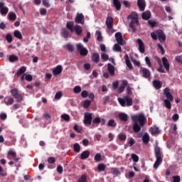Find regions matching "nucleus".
I'll return each mask as SVG.
<instances>
[{
  "instance_id": "2eb2a0df",
  "label": "nucleus",
  "mask_w": 182,
  "mask_h": 182,
  "mask_svg": "<svg viewBox=\"0 0 182 182\" xmlns=\"http://www.w3.org/2000/svg\"><path fill=\"white\" fill-rule=\"evenodd\" d=\"M105 23L108 29H112L113 28V18L112 16L107 17Z\"/></svg>"
},
{
  "instance_id": "f257e3e1",
  "label": "nucleus",
  "mask_w": 182,
  "mask_h": 182,
  "mask_svg": "<svg viewBox=\"0 0 182 182\" xmlns=\"http://www.w3.org/2000/svg\"><path fill=\"white\" fill-rule=\"evenodd\" d=\"M127 19H131L129 28L132 29V32H136V26H139V15L136 13L132 12L127 16Z\"/></svg>"
},
{
  "instance_id": "f03ea898",
  "label": "nucleus",
  "mask_w": 182,
  "mask_h": 182,
  "mask_svg": "<svg viewBox=\"0 0 182 182\" xmlns=\"http://www.w3.org/2000/svg\"><path fill=\"white\" fill-rule=\"evenodd\" d=\"M151 38H152L154 41H157V39H159L161 43L166 42V34L161 29H158L151 33Z\"/></svg>"
},
{
  "instance_id": "1a4fd4ad",
  "label": "nucleus",
  "mask_w": 182,
  "mask_h": 182,
  "mask_svg": "<svg viewBox=\"0 0 182 182\" xmlns=\"http://www.w3.org/2000/svg\"><path fill=\"white\" fill-rule=\"evenodd\" d=\"M92 113H85L84 117V124L85 126H90L92 124V120L93 119V117H92Z\"/></svg>"
},
{
  "instance_id": "aec40b11",
  "label": "nucleus",
  "mask_w": 182,
  "mask_h": 182,
  "mask_svg": "<svg viewBox=\"0 0 182 182\" xmlns=\"http://www.w3.org/2000/svg\"><path fill=\"white\" fill-rule=\"evenodd\" d=\"M112 4L116 9V11H120L122 9V3L119 0H112Z\"/></svg>"
},
{
  "instance_id": "9b49d317",
  "label": "nucleus",
  "mask_w": 182,
  "mask_h": 182,
  "mask_svg": "<svg viewBox=\"0 0 182 182\" xmlns=\"http://www.w3.org/2000/svg\"><path fill=\"white\" fill-rule=\"evenodd\" d=\"M75 22L76 23H82V25H83L85 23V16H83V14L77 13L75 17Z\"/></svg>"
},
{
  "instance_id": "c03bdc74",
  "label": "nucleus",
  "mask_w": 182,
  "mask_h": 182,
  "mask_svg": "<svg viewBox=\"0 0 182 182\" xmlns=\"http://www.w3.org/2000/svg\"><path fill=\"white\" fill-rule=\"evenodd\" d=\"M114 50L115 52H122V47L120 46V44L118 43H115L114 46Z\"/></svg>"
},
{
  "instance_id": "473e14b6",
  "label": "nucleus",
  "mask_w": 182,
  "mask_h": 182,
  "mask_svg": "<svg viewBox=\"0 0 182 182\" xmlns=\"http://www.w3.org/2000/svg\"><path fill=\"white\" fill-rule=\"evenodd\" d=\"M61 36H63V38H65V39H68V38L70 37L69 31H68L66 28H63L61 30Z\"/></svg>"
},
{
  "instance_id": "6e6552de",
  "label": "nucleus",
  "mask_w": 182,
  "mask_h": 182,
  "mask_svg": "<svg viewBox=\"0 0 182 182\" xmlns=\"http://www.w3.org/2000/svg\"><path fill=\"white\" fill-rule=\"evenodd\" d=\"M115 39L119 45L121 46H124L126 45V41L123 40V36L122 33L117 32L115 33Z\"/></svg>"
},
{
  "instance_id": "864d4df0",
  "label": "nucleus",
  "mask_w": 182,
  "mask_h": 182,
  "mask_svg": "<svg viewBox=\"0 0 182 182\" xmlns=\"http://www.w3.org/2000/svg\"><path fill=\"white\" fill-rule=\"evenodd\" d=\"M102 122V119L100 117H96L92 120V124H100V123Z\"/></svg>"
},
{
  "instance_id": "79ce46f5",
  "label": "nucleus",
  "mask_w": 182,
  "mask_h": 182,
  "mask_svg": "<svg viewBox=\"0 0 182 182\" xmlns=\"http://www.w3.org/2000/svg\"><path fill=\"white\" fill-rule=\"evenodd\" d=\"M75 153H80V145L77 143H75L73 146Z\"/></svg>"
},
{
  "instance_id": "0e129e2a",
  "label": "nucleus",
  "mask_w": 182,
  "mask_h": 182,
  "mask_svg": "<svg viewBox=\"0 0 182 182\" xmlns=\"http://www.w3.org/2000/svg\"><path fill=\"white\" fill-rule=\"evenodd\" d=\"M25 79L28 82H32V80H33V77L31 74H27V75L26 74Z\"/></svg>"
},
{
  "instance_id": "3c124183",
  "label": "nucleus",
  "mask_w": 182,
  "mask_h": 182,
  "mask_svg": "<svg viewBox=\"0 0 182 182\" xmlns=\"http://www.w3.org/2000/svg\"><path fill=\"white\" fill-rule=\"evenodd\" d=\"M74 93H80L82 92V87L79 85H77L73 89Z\"/></svg>"
},
{
  "instance_id": "4468645a",
  "label": "nucleus",
  "mask_w": 182,
  "mask_h": 182,
  "mask_svg": "<svg viewBox=\"0 0 182 182\" xmlns=\"http://www.w3.org/2000/svg\"><path fill=\"white\" fill-rule=\"evenodd\" d=\"M63 70V68H62V65H58L53 70V75L54 76H58V75H60L62 73Z\"/></svg>"
},
{
  "instance_id": "ddd939ff",
  "label": "nucleus",
  "mask_w": 182,
  "mask_h": 182,
  "mask_svg": "<svg viewBox=\"0 0 182 182\" xmlns=\"http://www.w3.org/2000/svg\"><path fill=\"white\" fill-rule=\"evenodd\" d=\"M137 6L141 12L146 9V1L144 0H137Z\"/></svg>"
},
{
  "instance_id": "b1692460",
  "label": "nucleus",
  "mask_w": 182,
  "mask_h": 182,
  "mask_svg": "<svg viewBox=\"0 0 182 182\" xmlns=\"http://www.w3.org/2000/svg\"><path fill=\"white\" fill-rule=\"evenodd\" d=\"M141 18L144 21H149L150 18H151V14L149 11H144V13H142Z\"/></svg>"
},
{
  "instance_id": "5701e85b",
  "label": "nucleus",
  "mask_w": 182,
  "mask_h": 182,
  "mask_svg": "<svg viewBox=\"0 0 182 182\" xmlns=\"http://www.w3.org/2000/svg\"><path fill=\"white\" fill-rule=\"evenodd\" d=\"M92 60L95 63H99V62H100V55H99V53H95L92 54Z\"/></svg>"
},
{
  "instance_id": "f8f14e48",
  "label": "nucleus",
  "mask_w": 182,
  "mask_h": 182,
  "mask_svg": "<svg viewBox=\"0 0 182 182\" xmlns=\"http://www.w3.org/2000/svg\"><path fill=\"white\" fill-rule=\"evenodd\" d=\"M137 43L139 45V50L141 53H144L146 52V47L144 46V43L140 38L137 40Z\"/></svg>"
},
{
  "instance_id": "7ed1b4c3",
  "label": "nucleus",
  "mask_w": 182,
  "mask_h": 182,
  "mask_svg": "<svg viewBox=\"0 0 182 182\" xmlns=\"http://www.w3.org/2000/svg\"><path fill=\"white\" fill-rule=\"evenodd\" d=\"M164 95H165L166 97V99L164 100V102L165 103V107L170 109H171V102L174 100L173 95H171L170 92V88L166 87L164 90Z\"/></svg>"
},
{
  "instance_id": "bf43d9fd",
  "label": "nucleus",
  "mask_w": 182,
  "mask_h": 182,
  "mask_svg": "<svg viewBox=\"0 0 182 182\" xmlns=\"http://www.w3.org/2000/svg\"><path fill=\"white\" fill-rule=\"evenodd\" d=\"M6 39L8 43H11V42H12V35H11L10 33L6 34Z\"/></svg>"
},
{
  "instance_id": "6ab92c4d",
  "label": "nucleus",
  "mask_w": 182,
  "mask_h": 182,
  "mask_svg": "<svg viewBox=\"0 0 182 182\" xmlns=\"http://www.w3.org/2000/svg\"><path fill=\"white\" fill-rule=\"evenodd\" d=\"M74 31L78 36H80L82 33H83V29L82 28V26L79 25H76L74 26Z\"/></svg>"
},
{
  "instance_id": "8fccbe9b",
  "label": "nucleus",
  "mask_w": 182,
  "mask_h": 182,
  "mask_svg": "<svg viewBox=\"0 0 182 182\" xmlns=\"http://www.w3.org/2000/svg\"><path fill=\"white\" fill-rule=\"evenodd\" d=\"M90 105H92V102L90 100H85L84 101V104H83V107L85 109H87V107H89V106H90Z\"/></svg>"
},
{
  "instance_id": "f3484780",
  "label": "nucleus",
  "mask_w": 182,
  "mask_h": 182,
  "mask_svg": "<svg viewBox=\"0 0 182 182\" xmlns=\"http://www.w3.org/2000/svg\"><path fill=\"white\" fill-rule=\"evenodd\" d=\"M162 63L166 72H168L170 70V63H168V60L166 57L162 58Z\"/></svg>"
},
{
  "instance_id": "412c9836",
  "label": "nucleus",
  "mask_w": 182,
  "mask_h": 182,
  "mask_svg": "<svg viewBox=\"0 0 182 182\" xmlns=\"http://www.w3.org/2000/svg\"><path fill=\"white\" fill-rule=\"evenodd\" d=\"M125 62L127 68H129V70H133V65H132V62H130V59L129 58V55L126 54L125 56Z\"/></svg>"
},
{
  "instance_id": "052dcab7",
  "label": "nucleus",
  "mask_w": 182,
  "mask_h": 182,
  "mask_svg": "<svg viewBox=\"0 0 182 182\" xmlns=\"http://www.w3.org/2000/svg\"><path fill=\"white\" fill-rule=\"evenodd\" d=\"M60 97H62V92L61 91L57 92L55 95V99L56 100H59Z\"/></svg>"
},
{
  "instance_id": "774afa93",
  "label": "nucleus",
  "mask_w": 182,
  "mask_h": 182,
  "mask_svg": "<svg viewBox=\"0 0 182 182\" xmlns=\"http://www.w3.org/2000/svg\"><path fill=\"white\" fill-rule=\"evenodd\" d=\"M173 182H180L181 181V178L179 176H173Z\"/></svg>"
},
{
  "instance_id": "6e6d98bb",
  "label": "nucleus",
  "mask_w": 182,
  "mask_h": 182,
  "mask_svg": "<svg viewBox=\"0 0 182 182\" xmlns=\"http://www.w3.org/2000/svg\"><path fill=\"white\" fill-rule=\"evenodd\" d=\"M67 49H68V50H69V52H73V50H75V47L72 44L68 43Z\"/></svg>"
},
{
  "instance_id": "e2e57ef3",
  "label": "nucleus",
  "mask_w": 182,
  "mask_h": 182,
  "mask_svg": "<svg viewBox=\"0 0 182 182\" xmlns=\"http://www.w3.org/2000/svg\"><path fill=\"white\" fill-rule=\"evenodd\" d=\"M145 62L146 65L149 66V68H151V61L150 60V58L145 57Z\"/></svg>"
},
{
  "instance_id": "bb28decb",
  "label": "nucleus",
  "mask_w": 182,
  "mask_h": 182,
  "mask_svg": "<svg viewBox=\"0 0 182 182\" xmlns=\"http://www.w3.org/2000/svg\"><path fill=\"white\" fill-rule=\"evenodd\" d=\"M107 70L111 76H114V66H113V65L108 63Z\"/></svg>"
},
{
  "instance_id": "13d9d810",
  "label": "nucleus",
  "mask_w": 182,
  "mask_h": 182,
  "mask_svg": "<svg viewBox=\"0 0 182 182\" xmlns=\"http://www.w3.org/2000/svg\"><path fill=\"white\" fill-rule=\"evenodd\" d=\"M43 6H46V8H50V4H49V0H42Z\"/></svg>"
},
{
  "instance_id": "393cba45",
  "label": "nucleus",
  "mask_w": 182,
  "mask_h": 182,
  "mask_svg": "<svg viewBox=\"0 0 182 182\" xmlns=\"http://www.w3.org/2000/svg\"><path fill=\"white\" fill-rule=\"evenodd\" d=\"M90 156V151H84L82 152L80 155V159L81 160H86V159H89V156Z\"/></svg>"
},
{
  "instance_id": "5fc2aeb1",
  "label": "nucleus",
  "mask_w": 182,
  "mask_h": 182,
  "mask_svg": "<svg viewBox=\"0 0 182 182\" xmlns=\"http://www.w3.org/2000/svg\"><path fill=\"white\" fill-rule=\"evenodd\" d=\"M87 177L86 175H82L80 178L78 179L77 182H87Z\"/></svg>"
},
{
  "instance_id": "c756f323",
  "label": "nucleus",
  "mask_w": 182,
  "mask_h": 182,
  "mask_svg": "<svg viewBox=\"0 0 182 182\" xmlns=\"http://www.w3.org/2000/svg\"><path fill=\"white\" fill-rule=\"evenodd\" d=\"M142 141L144 144H149V141H150V136L148 133H145L142 136Z\"/></svg>"
},
{
  "instance_id": "c9c22d12",
  "label": "nucleus",
  "mask_w": 182,
  "mask_h": 182,
  "mask_svg": "<svg viewBox=\"0 0 182 182\" xmlns=\"http://www.w3.org/2000/svg\"><path fill=\"white\" fill-rule=\"evenodd\" d=\"M8 18L9 21H12L14 22V21H16V14L14 12H10L8 14Z\"/></svg>"
},
{
  "instance_id": "ea45409f",
  "label": "nucleus",
  "mask_w": 182,
  "mask_h": 182,
  "mask_svg": "<svg viewBox=\"0 0 182 182\" xmlns=\"http://www.w3.org/2000/svg\"><path fill=\"white\" fill-rule=\"evenodd\" d=\"M14 35L15 36V38H17V39H22L23 36H22V33H21V31L16 30L14 32Z\"/></svg>"
},
{
  "instance_id": "a19ab883",
  "label": "nucleus",
  "mask_w": 182,
  "mask_h": 182,
  "mask_svg": "<svg viewBox=\"0 0 182 182\" xmlns=\"http://www.w3.org/2000/svg\"><path fill=\"white\" fill-rule=\"evenodd\" d=\"M97 170L100 172L105 171V170H106V165L105 164H98Z\"/></svg>"
},
{
  "instance_id": "a18cd8bd",
  "label": "nucleus",
  "mask_w": 182,
  "mask_h": 182,
  "mask_svg": "<svg viewBox=\"0 0 182 182\" xmlns=\"http://www.w3.org/2000/svg\"><path fill=\"white\" fill-rule=\"evenodd\" d=\"M131 159L133 160V161H134V163H137V161H139V156H137L136 154H132Z\"/></svg>"
},
{
  "instance_id": "dca6fc26",
  "label": "nucleus",
  "mask_w": 182,
  "mask_h": 182,
  "mask_svg": "<svg viewBox=\"0 0 182 182\" xmlns=\"http://www.w3.org/2000/svg\"><path fill=\"white\" fill-rule=\"evenodd\" d=\"M9 12V9L8 7H5V4L3 2L1 3V15L5 16Z\"/></svg>"
},
{
  "instance_id": "f704fd0d",
  "label": "nucleus",
  "mask_w": 182,
  "mask_h": 182,
  "mask_svg": "<svg viewBox=\"0 0 182 182\" xmlns=\"http://www.w3.org/2000/svg\"><path fill=\"white\" fill-rule=\"evenodd\" d=\"M133 130H134V133H139V132H140V130H141V127H140V125H139V124L137 122H134V126H133Z\"/></svg>"
},
{
  "instance_id": "39448f33",
  "label": "nucleus",
  "mask_w": 182,
  "mask_h": 182,
  "mask_svg": "<svg viewBox=\"0 0 182 182\" xmlns=\"http://www.w3.org/2000/svg\"><path fill=\"white\" fill-rule=\"evenodd\" d=\"M10 93H11V96L16 99V102L18 103H21L22 100H23V96H22V94L19 92V90L16 88H14L11 90Z\"/></svg>"
},
{
  "instance_id": "2f4dec72",
  "label": "nucleus",
  "mask_w": 182,
  "mask_h": 182,
  "mask_svg": "<svg viewBox=\"0 0 182 182\" xmlns=\"http://www.w3.org/2000/svg\"><path fill=\"white\" fill-rule=\"evenodd\" d=\"M9 60L11 63H14L18 62V60H19V57L13 54V55H9Z\"/></svg>"
},
{
  "instance_id": "69168bd1",
  "label": "nucleus",
  "mask_w": 182,
  "mask_h": 182,
  "mask_svg": "<svg viewBox=\"0 0 182 182\" xmlns=\"http://www.w3.org/2000/svg\"><path fill=\"white\" fill-rule=\"evenodd\" d=\"M57 171L58 174H62L63 173V167L61 165L57 166Z\"/></svg>"
},
{
  "instance_id": "4d7b16f0",
  "label": "nucleus",
  "mask_w": 182,
  "mask_h": 182,
  "mask_svg": "<svg viewBox=\"0 0 182 182\" xmlns=\"http://www.w3.org/2000/svg\"><path fill=\"white\" fill-rule=\"evenodd\" d=\"M148 23L151 28H154L157 25V22L153 20H149Z\"/></svg>"
},
{
  "instance_id": "58836bf2",
  "label": "nucleus",
  "mask_w": 182,
  "mask_h": 182,
  "mask_svg": "<svg viewBox=\"0 0 182 182\" xmlns=\"http://www.w3.org/2000/svg\"><path fill=\"white\" fill-rule=\"evenodd\" d=\"M94 160L95 161H96V163H99L102 161V154L100 153L96 154L95 156Z\"/></svg>"
},
{
  "instance_id": "72a5a7b5",
  "label": "nucleus",
  "mask_w": 182,
  "mask_h": 182,
  "mask_svg": "<svg viewBox=\"0 0 182 182\" xmlns=\"http://www.w3.org/2000/svg\"><path fill=\"white\" fill-rule=\"evenodd\" d=\"M149 132H151V134H159L160 129L157 127H152L150 128Z\"/></svg>"
},
{
  "instance_id": "de8ad7c7",
  "label": "nucleus",
  "mask_w": 182,
  "mask_h": 182,
  "mask_svg": "<svg viewBox=\"0 0 182 182\" xmlns=\"http://www.w3.org/2000/svg\"><path fill=\"white\" fill-rule=\"evenodd\" d=\"M118 138L119 139V140H121V141H126V139H127V136L124 134H119L118 135Z\"/></svg>"
},
{
  "instance_id": "09e8293b",
  "label": "nucleus",
  "mask_w": 182,
  "mask_h": 182,
  "mask_svg": "<svg viewBox=\"0 0 182 182\" xmlns=\"http://www.w3.org/2000/svg\"><path fill=\"white\" fill-rule=\"evenodd\" d=\"M101 59H103L105 62L109 60V55L107 54L106 53H102L101 54Z\"/></svg>"
},
{
  "instance_id": "37998d69",
  "label": "nucleus",
  "mask_w": 182,
  "mask_h": 182,
  "mask_svg": "<svg viewBox=\"0 0 182 182\" xmlns=\"http://www.w3.org/2000/svg\"><path fill=\"white\" fill-rule=\"evenodd\" d=\"M61 119L65 120V122H70V116L68 114H63L61 115Z\"/></svg>"
},
{
  "instance_id": "680f3d73",
  "label": "nucleus",
  "mask_w": 182,
  "mask_h": 182,
  "mask_svg": "<svg viewBox=\"0 0 182 182\" xmlns=\"http://www.w3.org/2000/svg\"><path fill=\"white\" fill-rule=\"evenodd\" d=\"M135 144H136V141H134V139L130 138L128 141V144L129 147H132V146H134Z\"/></svg>"
},
{
  "instance_id": "cd10ccee",
  "label": "nucleus",
  "mask_w": 182,
  "mask_h": 182,
  "mask_svg": "<svg viewBox=\"0 0 182 182\" xmlns=\"http://www.w3.org/2000/svg\"><path fill=\"white\" fill-rule=\"evenodd\" d=\"M26 72V67L22 66L18 70L17 73H16V76H21V75H23Z\"/></svg>"
},
{
  "instance_id": "0eeeda50",
  "label": "nucleus",
  "mask_w": 182,
  "mask_h": 182,
  "mask_svg": "<svg viewBox=\"0 0 182 182\" xmlns=\"http://www.w3.org/2000/svg\"><path fill=\"white\" fill-rule=\"evenodd\" d=\"M76 48H77V50L80 52V54L81 56H87V53H89V50H87V48L83 46V44L80 43H77Z\"/></svg>"
},
{
  "instance_id": "20e7f679",
  "label": "nucleus",
  "mask_w": 182,
  "mask_h": 182,
  "mask_svg": "<svg viewBox=\"0 0 182 182\" xmlns=\"http://www.w3.org/2000/svg\"><path fill=\"white\" fill-rule=\"evenodd\" d=\"M154 151H155V156L156 158V161H155V163L154 164V168L157 169V168H159V166H160V164H161V163L163 161V156L161 155V151L159 145H157V144L156 145Z\"/></svg>"
},
{
  "instance_id": "49530a36",
  "label": "nucleus",
  "mask_w": 182,
  "mask_h": 182,
  "mask_svg": "<svg viewBox=\"0 0 182 182\" xmlns=\"http://www.w3.org/2000/svg\"><path fill=\"white\" fill-rule=\"evenodd\" d=\"M118 101L119 102V105H121V106H122V107H126V100H124V99L122 98H119L118 99Z\"/></svg>"
},
{
  "instance_id": "a878e982",
  "label": "nucleus",
  "mask_w": 182,
  "mask_h": 182,
  "mask_svg": "<svg viewBox=\"0 0 182 182\" xmlns=\"http://www.w3.org/2000/svg\"><path fill=\"white\" fill-rule=\"evenodd\" d=\"M118 116L122 122H127L129 120V115L126 113L120 112Z\"/></svg>"
},
{
  "instance_id": "c85d7f7f",
  "label": "nucleus",
  "mask_w": 182,
  "mask_h": 182,
  "mask_svg": "<svg viewBox=\"0 0 182 182\" xmlns=\"http://www.w3.org/2000/svg\"><path fill=\"white\" fill-rule=\"evenodd\" d=\"M66 28L67 29H68L69 31H70V32L72 33H73L74 32V23L73 21H68L66 23Z\"/></svg>"
},
{
  "instance_id": "603ef678",
  "label": "nucleus",
  "mask_w": 182,
  "mask_h": 182,
  "mask_svg": "<svg viewBox=\"0 0 182 182\" xmlns=\"http://www.w3.org/2000/svg\"><path fill=\"white\" fill-rule=\"evenodd\" d=\"M90 36H91L90 32H87L86 37L83 38V42H85V43H87V42H89V39H90Z\"/></svg>"
},
{
  "instance_id": "7c9ffc66",
  "label": "nucleus",
  "mask_w": 182,
  "mask_h": 182,
  "mask_svg": "<svg viewBox=\"0 0 182 182\" xmlns=\"http://www.w3.org/2000/svg\"><path fill=\"white\" fill-rule=\"evenodd\" d=\"M125 103L127 107H130L133 105V99L130 97L129 96H125L124 97Z\"/></svg>"
},
{
  "instance_id": "338daca9",
  "label": "nucleus",
  "mask_w": 182,
  "mask_h": 182,
  "mask_svg": "<svg viewBox=\"0 0 182 182\" xmlns=\"http://www.w3.org/2000/svg\"><path fill=\"white\" fill-rule=\"evenodd\" d=\"M40 14L42 15V16H45V15L48 14V10H46V9H41Z\"/></svg>"
},
{
  "instance_id": "4c0bfd02",
  "label": "nucleus",
  "mask_w": 182,
  "mask_h": 182,
  "mask_svg": "<svg viewBox=\"0 0 182 182\" xmlns=\"http://www.w3.org/2000/svg\"><path fill=\"white\" fill-rule=\"evenodd\" d=\"M108 127H116L117 126V123H116V121L114 119H109L107 123Z\"/></svg>"
},
{
  "instance_id": "a211bd4d",
  "label": "nucleus",
  "mask_w": 182,
  "mask_h": 182,
  "mask_svg": "<svg viewBox=\"0 0 182 182\" xmlns=\"http://www.w3.org/2000/svg\"><path fill=\"white\" fill-rule=\"evenodd\" d=\"M153 85L154 87L156 89V90H159V89H161L163 87V83L160 80H154L153 81Z\"/></svg>"
},
{
  "instance_id": "423d86ee",
  "label": "nucleus",
  "mask_w": 182,
  "mask_h": 182,
  "mask_svg": "<svg viewBox=\"0 0 182 182\" xmlns=\"http://www.w3.org/2000/svg\"><path fill=\"white\" fill-rule=\"evenodd\" d=\"M132 120H134V122L137 123V122H139V125L141 127H143L144 124H146V117L144 114H139V115H135L132 117Z\"/></svg>"
},
{
  "instance_id": "e433bc0d",
  "label": "nucleus",
  "mask_w": 182,
  "mask_h": 182,
  "mask_svg": "<svg viewBox=\"0 0 182 182\" xmlns=\"http://www.w3.org/2000/svg\"><path fill=\"white\" fill-rule=\"evenodd\" d=\"M108 103H110V96L106 95L102 98V105L106 106Z\"/></svg>"
},
{
  "instance_id": "4be33fe9",
  "label": "nucleus",
  "mask_w": 182,
  "mask_h": 182,
  "mask_svg": "<svg viewBox=\"0 0 182 182\" xmlns=\"http://www.w3.org/2000/svg\"><path fill=\"white\" fill-rule=\"evenodd\" d=\"M14 102H15V100L11 97H6L4 98V103L7 106H11V105H14Z\"/></svg>"
},
{
  "instance_id": "9d476101",
  "label": "nucleus",
  "mask_w": 182,
  "mask_h": 182,
  "mask_svg": "<svg viewBox=\"0 0 182 182\" xmlns=\"http://www.w3.org/2000/svg\"><path fill=\"white\" fill-rule=\"evenodd\" d=\"M140 73H141L143 77H144L145 79H149V77H150V70L147 68L141 67Z\"/></svg>"
}]
</instances>
